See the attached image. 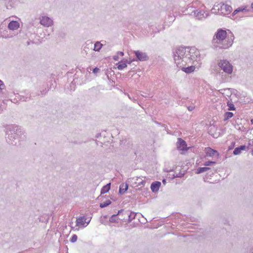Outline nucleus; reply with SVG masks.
Masks as SVG:
<instances>
[{"mask_svg": "<svg viewBox=\"0 0 253 253\" xmlns=\"http://www.w3.org/2000/svg\"><path fill=\"white\" fill-rule=\"evenodd\" d=\"M20 24L17 21H11L8 24V28L12 31L17 30L19 27Z\"/></svg>", "mask_w": 253, "mask_h": 253, "instance_id": "nucleus-14", "label": "nucleus"}, {"mask_svg": "<svg viewBox=\"0 0 253 253\" xmlns=\"http://www.w3.org/2000/svg\"><path fill=\"white\" fill-rule=\"evenodd\" d=\"M177 149L178 150L185 151L188 150L186 142L181 138H178L176 143Z\"/></svg>", "mask_w": 253, "mask_h": 253, "instance_id": "nucleus-8", "label": "nucleus"}, {"mask_svg": "<svg viewBox=\"0 0 253 253\" xmlns=\"http://www.w3.org/2000/svg\"><path fill=\"white\" fill-rule=\"evenodd\" d=\"M209 169H210V168L209 167H207V166L205 167H199L197 169L196 173L197 174H200L204 172H205Z\"/></svg>", "mask_w": 253, "mask_h": 253, "instance_id": "nucleus-23", "label": "nucleus"}, {"mask_svg": "<svg viewBox=\"0 0 253 253\" xmlns=\"http://www.w3.org/2000/svg\"><path fill=\"white\" fill-rule=\"evenodd\" d=\"M234 114L231 112H226L224 114V121H226L233 116Z\"/></svg>", "mask_w": 253, "mask_h": 253, "instance_id": "nucleus-22", "label": "nucleus"}, {"mask_svg": "<svg viewBox=\"0 0 253 253\" xmlns=\"http://www.w3.org/2000/svg\"><path fill=\"white\" fill-rule=\"evenodd\" d=\"M77 239H78L77 235H76V234H74V235H72V236L70 238V241L71 243H75V242H76L77 241Z\"/></svg>", "mask_w": 253, "mask_h": 253, "instance_id": "nucleus-29", "label": "nucleus"}, {"mask_svg": "<svg viewBox=\"0 0 253 253\" xmlns=\"http://www.w3.org/2000/svg\"><path fill=\"white\" fill-rule=\"evenodd\" d=\"M234 39L230 30L219 28L214 33L211 46L214 49H227L232 45Z\"/></svg>", "mask_w": 253, "mask_h": 253, "instance_id": "nucleus-2", "label": "nucleus"}, {"mask_svg": "<svg viewBox=\"0 0 253 253\" xmlns=\"http://www.w3.org/2000/svg\"><path fill=\"white\" fill-rule=\"evenodd\" d=\"M117 54L119 56H123L124 55V53L122 51H118Z\"/></svg>", "mask_w": 253, "mask_h": 253, "instance_id": "nucleus-38", "label": "nucleus"}, {"mask_svg": "<svg viewBox=\"0 0 253 253\" xmlns=\"http://www.w3.org/2000/svg\"><path fill=\"white\" fill-rule=\"evenodd\" d=\"M124 211V209H122V210H119L118 211V212L116 214H117V216L118 215H121V214L122 213H123V212Z\"/></svg>", "mask_w": 253, "mask_h": 253, "instance_id": "nucleus-37", "label": "nucleus"}, {"mask_svg": "<svg viewBox=\"0 0 253 253\" xmlns=\"http://www.w3.org/2000/svg\"><path fill=\"white\" fill-rule=\"evenodd\" d=\"M111 188V183H107L106 185L103 186L101 190V195L98 197L99 199L102 194L107 193Z\"/></svg>", "mask_w": 253, "mask_h": 253, "instance_id": "nucleus-18", "label": "nucleus"}, {"mask_svg": "<svg viewBox=\"0 0 253 253\" xmlns=\"http://www.w3.org/2000/svg\"><path fill=\"white\" fill-rule=\"evenodd\" d=\"M128 62L127 60H126L125 61H121L116 64L117 66V68L119 70H122L125 68L127 67V63Z\"/></svg>", "mask_w": 253, "mask_h": 253, "instance_id": "nucleus-21", "label": "nucleus"}, {"mask_svg": "<svg viewBox=\"0 0 253 253\" xmlns=\"http://www.w3.org/2000/svg\"><path fill=\"white\" fill-rule=\"evenodd\" d=\"M251 7L252 9H253V2L251 4Z\"/></svg>", "mask_w": 253, "mask_h": 253, "instance_id": "nucleus-47", "label": "nucleus"}, {"mask_svg": "<svg viewBox=\"0 0 253 253\" xmlns=\"http://www.w3.org/2000/svg\"><path fill=\"white\" fill-rule=\"evenodd\" d=\"M252 155L253 156V150L252 151Z\"/></svg>", "mask_w": 253, "mask_h": 253, "instance_id": "nucleus-51", "label": "nucleus"}, {"mask_svg": "<svg viewBox=\"0 0 253 253\" xmlns=\"http://www.w3.org/2000/svg\"><path fill=\"white\" fill-rule=\"evenodd\" d=\"M231 92H228L227 93V95L228 96H231Z\"/></svg>", "mask_w": 253, "mask_h": 253, "instance_id": "nucleus-46", "label": "nucleus"}, {"mask_svg": "<svg viewBox=\"0 0 253 253\" xmlns=\"http://www.w3.org/2000/svg\"><path fill=\"white\" fill-rule=\"evenodd\" d=\"M149 27L150 29H152L153 30V33H158V32H159V30H157V31H154L153 28H152V25H149Z\"/></svg>", "mask_w": 253, "mask_h": 253, "instance_id": "nucleus-40", "label": "nucleus"}, {"mask_svg": "<svg viewBox=\"0 0 253 253\" xmlns=\"http://www.w3.org/2000/svg\"><path fill=\"white\" fill-rule=\"evenodd\" d=\"M249 9L247 8V6L240 7L236 9L232 14V16H234L239 12H248Z\"/></svg>", "mask_w": 253, "mask_h": 253, "instance_id": "nucleus-20", "label": "nucleus"}, {"mask_svg": "<svg viewBox=\"0 0 253 253\" xmlns=\"http://www.w3.org/2000/svg\"><path fill=\"white\" fill-rule=\"evenodd\" d=\"M119 220H121L123 221H125L126 219L125 217H124L122 219L119 218L117 216V214H113L110 218H109V222L111 223H118Z\"/></svg>", "mask_w": 253, "mask_h": 253, "instance_id": "nucleus-16", "label": "nucleus"}, {"mask_svg": "<svg viewBox=\"0 0 253 253\" xmlns=\"http://www.w3.org/2000/svg\"><path fill=\"white\" fill-rule=\"evenodd\" d=\"M102 46V44L100 42H97L94 43L93 50L95 51H99Z\"/></svg>", "mask_w": 253, "mask_h": 253, "instance_id": "nucleus-24", "label": "nucleus"}, {"mask_svg": "<svg viewBox=\"0 0 253 253\" xmlns=\"http://www.w3.org/2000/svg\"><path fill=\"white\" fill-rule=\"evenodd\" d=\"M188 108V110L190 111H192L194 109V107L193 106H189L187 107Z\"/></svg>", "mask_w": 253, "mask_h": 253, "instance_id": "nucleus-41", "label": "nucleus"}, {"mask_svg": "<svg viewBox=\"0 0 253 253\" xmlns=\"http://www.w3.org/2000/svg\"><path fill=\"white\" fill-rule=\"evenodd\" d=\"M146 183V181L145 180H142L140 182H138V186H140V187H143L144 186Z\"/></svg>", "mask_w": 253, "mask_h": 253, "instance_id": "nucleus-34", "label": "nucleus"}, {"mask_svg": "<svg viewBox=\"0 0 253 253\" xmlns=\"http://www.w3.org/2000/svg\"><path fill=\"white\" fill-rule=\"evenodd\" d=\"M161 185V183L160 181H156L152 182L151 184V189L153 192H157L159 191L160 187Z\"/></svg>", "mask_w": 253, "mask_h": 253, "instance_id": "nucleus-13", "label": "nucleus"}, {"mask_svg": "<svg viewBox=\"0 0 253 253\" xmlns=\"http://www.w3.org/2000/svg\"><path fill=\"white\" fill-rule=\"evenodd\" d=\"M232 10V7L228 4L222 3L220 5V13L223 15L229 14Z\"/></svg>", "mask_w": 253, "mask_h": 253, "instance_id": "nucleus-9", "label": "nucleus"}, {"mask_svg": "<svg viewBox=\"0 0 253 253\" xmlns=\"http://www.w3.org/2000/svg\"><path fill=\"white\" fill-rule=\"evenodd\" d=\"M244 253H253V245H250L243 250Z\"/></svg>", "mask_w": 253, "mask_h": 253, "instance_id": "nucleus-26", "label": "nucleus"}, {"mask_svg": "<svg viewBox=\"0 0 253 253\" xmlns=\"http://www.w3.org/2000/svg\"><path fill=\"white\" fill-rule=\"evenodd\" d=\"M5 87V86L3 82L1 80H0V90H1L4 89Z\"/></svg>", "mask_w": 253, "mask_h": 253, "instance_id": "nucleus-33", "label": "nucleus"}, {"mask_svg": "<svg viewBox=\"0 0 253 253\" xmlns=\"http://www.w3.org/2000/svg\"><path fill=\"white\" fill-rule=\"evenodd\" d=\"M126 211L124 210V211L123 212L122 215H126L127 216V213H126Z\"/></svg>", "mask_w": 253, "mask_h": 253, "instance_id": "nucleus-44", "label": "nucleus"}, {"mask_svg": "<svg viewBox=\"0 0 253 253\" xmlns=\"http://www.w3.org/2000/svg\"><path fill=\"white\" fill-rule=\"evenodd\" d=\"M216 164V162L214 161H208L205 162V163L204 164V165L205 166H207L208 167V166H210L212 164Z\"/></svg>", "mask_w": 253, "mask_h": 253, "instance_id": "nucleus-30", "label": "nucleus"}, {"mask_svg": "<svg viewBox=\"0 0 253 253\" xmlns=\"http://www.w3.org/2000/svg\"><path fill=\"white\" fill-rule=\"evenodd\" d=\"M251 122L252 124H253V119H252L251 120Z\"/></svg>", "mask_w": 253, "mask_h": 253, "instance_id": "nucleus-48", "label": "nucleus"}, {"mask_svg": "<svg viewBox=\"0 0 253 253\" xmlns=\"http://www.w3.org/2000/svg\"><path fill=\"white\" fill-rule=\"evenodd\" d=\"M104 218H107V215H104Z\"/></svg>", "mask_w": 253, "mask_h": 253, "instance_id": "nucleus-49", "label": "nucleus"}, {"mask_svg": "<svg viewBox=\"0 0 253 253\" xmlns=\"http://www.w3.org/2000/svg\"><path fill=\"white\" fill-rule=\"evenodd\" d=\"M126 213H127V216H128V218L126 219L128 223L131 222L134 219L137 214L136 212L130 211L129 210H126Z\"/></svg>", "mask_w": 253, "mask_h": 253, "instance_id": "nucleus-15", "label": "nucleus"}, {"mask_svg": "<svg viewBox=\"0 0 253 253\" xmlns=\"http://www.w3.org/2000/svg\"><path fill=\"white\" fill-rule=\"evenodd\" d=\"M205 153L208 157H213L215 156L217 158L219 157V153L215 150L211 148V147H207L205 149Z\"/></svg>", "mask_w": 253, "mask_h": 253, "instance_id": "nucleus-10", "label": "nucleus"}, {"mask_svg": "<svg viewBox=\"0 0 253 253\" xmlns=\"http://www.w3.org/2000/svg\"><path fill=\"white\" fill-rule=\"evenodd\" d=\"M2 29V28H0V32H1V30Z\"/></svg>", "mask_w": 253, "mask_h": 253, "instance_id": "nucleus-50", "label": "nucleus"}, {"mask_svg": "<svg viewBox=\"0 0 253 253\" xmlns=\"http://www.w3.org/2000/svg\"><path fill=\"white\" fill-rule=\"evenodd\" d=\"M100 69L97 68V67H95L92 70V72L94 73V74H96L97 73H98Z\"/></svg>", "mask_w": 253, "mask_h": 253, "instance_id": "nucleus-35", "label": "nucleus"}, {"mask_svg": "<svg viewBox=\"0 0 253 253\" xmlns=\"http://www.w3.org/2000/svg\"><path fill=\"white\" fill-rule=\"evenodd\" d=\"M230 89V88H226V89H220L219 90L220 92L222 93V94H225V92H223V91H229Z\"/></svg>", "mask_w": 253, "mask_h": 253, "instance_id": "nucleus-36", "label": "nucleus"}, {"mask_svg": "<svg viewBox=\"0 0 253 253\" xmlns=\"http://www.w3.org/2000/svg\"><path fill=\"white\" fill-rule=\"evenodd\" d=\"M227 106L228 107V110L229 111H234V110H235V109H236V108H235L234 105L233 104V103L231 102H230L229 101H228L227 102Z\"/></svg>", "mask_w": 253, "mask_h": 253, "instance_id": "nucleus-27", "label": "nucleus"}, {"mask_svg": "<svg viewBox=\"0 0 253 253\" xmlns=\"http://www.w3.org/2000/svg\"><path fill=\"white\" fill-rule=\"evenodd\" d=\"M245 145H240L239 147L235 148L233 151V154L234 155H238L241 154L242 151L245 150L246 148Z\"/></svg>", "mask_w": 253, "mask_h": 253, "instance_id": "nucleus-17", "label": "nucleus"}, {"mask_svg": "<svg viewBox=\"0 0 253 253\" xmlns=\"http://www.w3.org/2000/svg\"><path fill=\"white\" fill-rule=\"evenodd\" d=\"M249 144L250 145H253V140H250L249 142Z\"/></svg>", "mask_w": 253, "mask_h": 253, "instance_id": "nucleus-43", "label": "nucleus"}, {"mask_svg": "<svg viewBox=\"0 0 253 253\" xmlns=\"http://www.w3.org/2000/svg\"><path fill=\"white\" fill-rule=\"evenodd\" d=\"M128 185L127 183H122L120 185L119 193L120 195L124 194L128 189Z\"/></svg>", "mask_w": 253, "mask_h": 253, "instance_id": "nucleus-19", "label": "nucleus"}, {"mask_svg": "<svg viewBox=\"0 0 253 253\" xmlns=\"http://www.w3.org/2000/svg\"><path fill=\"white\" fill-rule=\"evenodd\" d=\"M48 90H46V89H43L42 90H41L40 91V93H38V95H45L48 91Z\"/></svg>", "mask_w": 253, "mask_h": 253, "instance_id": "nucleus-32", "label": "nucleus"}, {"mask_svg": "<svg viewBox=\"0 0 253 253\" xmlns=\"http://www.w3.org/2000/svg\"><path fill=\"white\" fill-rule=\"evenodd\" d=\"M162 182L164 183V184H166V180L165 179H164L163 180H162Z\"/></svg>", "mask_w": 253, "mask_h": 253, "instance_id": "nucleus-45", "label": "nucleus"}, {"mask_svg": "<svg viewBox=\"0 0 253 253\" xmlns=\"http://www.w3.org/2000/svg\"><path fill=\"white\" fill-rule=\"evenodd\" d=\"M113 59L115 61H118L119 60V56L118 55H115L113 57Z\"/></svg>", "mask_w": 253, "mask_h": 253, "instance_id": "nucleus-39", "label": "nucleus"}, {"mask_svg": "<svg viewBox=\"0 0 253 253\" xmlns=\"http://www.w3.org/2000/svg\"><path fill=\"white\" fill-rule=\"evenodd\" d=\"M200 58V52L195 47H179L173 52V58L175 64H182L185 65L187 64H194L197 62L198 58Z\"/></svg>", "mask_w": 253, "mask_h": 253, "instance_id": "nucleus-1", "label": "nucleus"}, {"mask_svg": "<svg viewBox=\"0 0 253 253\" xmlns=\"http://www.w3.org/2000/svg\"><path fill=\"white\" fill-rule=\"evenodd\" d=\"M184 175V173H176L174 174L173 175L172 178H176V177H182Z\"/></svg>", "mask_w": 253, "mask_h": 253, "instance_id": "nucleus-31", "label": "nucleus"}, {"mask_svg": "<svg viewBox=\"0 0 253 253\" xmlns=\"http://www.w3.org/2000/svg\"><path fill=\"white\" fill-rule=\"evenodd\" d=\"M32 95L31 94H30V95L28 96H20V100L22 101H28L31 99H32Z\"/></svg>", "mask_w": 253, "mask_h": 253, "instance_id": "nucleus-28", "label": "nucleus"}, {"mask_svg": "<svg viewBox=\"0 0 253 253\" xmlns=\"http://www.w3.org/2000/svg\"><path fill=\"white\" fill-rule=\"evenodd\" d=\"M86 218L84 216H79L76 219V226L82 225L84 227H86L90 222V219L86 222Z\"/></svg>", "mask_w": 253, "mask_h": 253, "instance_id": "nucleus-11", "label": "nucleus"}, {"mask_svg": "<svg viewBox=\"0 0 253 253\" xmlns=\"http://www.w3.org/2000/svg\"><path fill=\"white\" fill-rule=\"evenodd\" d=\"M183 66L184 65H182V64H180V65H178V67L180 68L182 71L187 74H189L194 72L195 69V67L193 65H191L187 67H183Z\"/></svg>", "mask_w": 253, "mask_h": 253, "instance_id": "nucleus-12", "label": "nucleus"}, {"mask_svg": "<svg viewBox=\"0 0 253 253\" xmlns=\"http://www.w3.org/2000/svg\"><path fill=\"white\" fill-rule=\"evenodd\" d=\"M134 53L136 56V59L140 61H145L149 60V57L146 52L140 50H134Z\"/></svg>", "mask_w": 253, "mask_h": 253, "instance_id": "nucleus-7", "label": "nucleus"}, {"mask_svg": "<svg viewBox=\"0 0 253 253\" xmlns=\"http://www.w3.org/2000/svg\"><path fill=\"white\" fill-rule=\"evenodd\" d=\"M5 135L7 142L12 145H17L20 141L25 139L24 132L21 127L17 126H8L6 128Z\"/></svg>", "mask_w": 253, "mask_h": 253, "instance_id": "nucleus-3", "label": "nucleus"}, {"mask_svg": "<svg viewBox=\"0 0 253 253\" xmlns=\"http://www.w3.org/2000/svg\"><path fill=\"white\" fill-rule=\"evenodd\" d=\"M101 135V133H97L96 135V137L98 138L99 137H100Z\"/></svg>", "mask_w": 253, "mask_h": 253, "instance_id": "nucleus-42", "label": "nucleus"}, {"mask_svg": "<svg viewBox=\"0 0 253 253\" xmlns=\"http://www.w3.org/2000/svg\"><path fill=\"white\" fill-rule=\"evenodd\" d=\"M40 24L45 27H49L53 25V22L52 19L45 15L41 16L40 17Z\"/></svg>", "mask_w": 253, "mask_h": 253, "instance_id": "nucleus-6", "label": "nucleus"}, {"mask_svg": "<svg viewBox=\"0 0 253 253\" xmlns=\"http://www.w3.org/2000/svg\"><path fill=\"white\" fill-rule=\"evenodd\" d=\"M193 15L196 19L203 20L209 16V13H206L204 9H198L193 11Z\"/></svg>", "mask_w": 253, "mask_h": 253, "instance_id": "nucleus-5", "label": "nucleus"}, {"mask_svg": "<svg viewBox=\"0 0 253 253\" xmlns=\"http://www.w3.org/2000/svg\"><path fill=\"white\" fill-rule=\"evenodd\" d=\"M111 203L112 202L110 200H107L105 202L100 203L99 207L100 208H104L111 204Z\"/></svg>", "mask_w": 253, "mask_h": 253, "instance_id": "nucleus-25", "label": "nucleus"}, {"mask_svg": "<svg viewBox=\"0 0 253 253\" xmlns=\"http://www.w3.org/2000/svg\"><path fill=\"white\" fill-rule=\"evenodd\" d=\"M218 66L225 72L229 75L233 72V66L226 59L220 60L218 63Z\"/></svg>", "mask_w": 253, "mask_h": 253, "instance_id": "nucleus-4", "label": "nucleus"}]
</instances>
